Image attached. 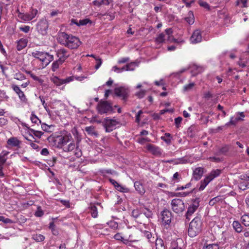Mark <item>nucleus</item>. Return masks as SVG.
<instances>
[{
	"instance_id": "f257e3e1",
	"label": "nucleus",
	"mask_w": 249,
	"mask_h": 249,
	"mask_svg": "<svg viewBox=\"0 0 249 249\" xmlns=\"http://www.w3.org/2000/svg\"><path fill=\"white\" fill-rule=\"evenodd\" d=\"M57 40L61 44L71 49H77L81 44L78 37L64 32L58 33Z\"/></svg>"
},
{
	"instance_id": "f03ea898",
	"label": "nucleus",
	"mask_w": 249,
	"mask_h": 249,
	"mask_svg": "<svg viewBox=\"0 0 249 249\" xmlns=\"http://www.w3.org/2000/svg\"><path fill=\"white\" fill-rule=\"evenodd\" d=\"M72 139L70 133H67L64 135L58 136L55 141L57 142V147L62 148L65 152H70L75 148L74 142H70L67 146V143L71 141Z\"/></svg>"
},
{
	"instance_id": "7ed1b4c3",
	"label": "nucleus",
	"mask_w": 249,
	"mask_h": 249,
	"mask_svg": "<svg viewBox=\"0 0 249 249\" xmlns=\"http://www.w3.org/2000/svg\"><path fill=\"white\" fill-rule=\"evenodd\" d=\"M202 230V221L200 218L196 216L190 223L188 233L191 237H194L198 234Z\"/></svg>"
},
{
	"instance_id": "20e7f679",
	"label": "nucleus",
	"mask_w": 249,
	"mask_h": 249,
	"mask_svg": "<svg viewBox=\"0 0 249 249\" xmlns=\"http://www.w3.org/2000/svg\"><path fill=\"white\" fill-rule=\"evenodd\" d=\"M32 56L42 62V68H45L53 60V56L48 53L35 51L32 53Z\"/></svg>"
},
{
	"instance_id": "39448f33",
	"label": "nucleus",
	"mask_w": 249,
	"mask_h": 249,
	"mask_svg": "<svg viewBox=\"0 0 249 249\" xmlns=\"http://www.w3.org/2000/svg\"><path fill=\"white\" fill-rule=\"evenodd\" d=\"M97 109L100 114L110 113L113 111L112 104L106 101H101L97 105Z\"/></svg>"
},
{
	"instance_id": "423d86ee",
	"label": "nucleus",
	"mask_w": 249,
	"mask_h": 249,
	"mask_svg": "<svg viewBox=\"0 0 249 249\" xmlns=\"http://www.w3.org/2000/svg\"><path fill=\"white\" fill-rule=\"evenodd\" d=\"M171 205L173 212L178 214H182L185 209L183 200L179 198L173 199L171 201Z\"/></svg>"
},
{
	"instance_id": "0eeeda50",
	"label": "nucleus",
	"mask_w": 249,
	"mask_h": 249,
	"mask_svg": "<svg viewBox=\"0 0 249 249\" xmlns=\"http://www.w3.org/2000/svg\"><path fill=\"white\" fill-rule=\"evenodd\" d=\"M200 198L196 197L193 201V203L187 209L185 213L186 220L185 222H188L190 220V217L196 211L199 206Z\"/></svg>"
},
{
	"instance_id": "6e6552de",
	"label": "nucleus",
	"mask_w": 249,
	"mask_h": 249,
	"mask_svg": "<svg viewBox=\"0 0 249 249\" xmlns=\"http://www.w3.org/2000/svg\"><path fill=\"white\" fill-rule=\"evenodd\" d=\"M48 22L45 18L40 19L36 25L37 31L42 35H45L47 33L48 28Z\"/></svg>"
},
{
	"instance_id": "1a4fd4ad",
	"label": "nucleus",
	"mask_w": 249,
	"mask_h": 249,
	"mask_svg": "<svg viewBox=\"0 0 249 249\" xmlns=\"http://www.w3.org/2000/svg\"><path fill=\"white\" fill-rule=\"evenodd\" d=\"M129 93V89L123 87L116 88L114 89L115 94L117 96L122 98V100L125 101H126L128 97Z\"/></svg>"
},
{
	"instance_id": "9d476101",
	"label": "nucleus",
	"mask_w": 249,
	"mask_h": 249,
	"mask_svg": "<svg viewBox=\"0 0 249 249\" xmlns=\"http://www.w3.org/2000/svg\"><path fill=\"white\" fill-rule=\"evenodd\" d=\"M119 124L116 120L107 118L104 121V126L106 132H110L116 128V126Z\"/></svg>"
},
{
	"instance_id": "9b49d317",
	"label": "nucleus",
	"mask_w": 249,
	"mask_h": 249,
	"mask_svg": "<svg viewBox=\"0 0 249 249\" xmlns=\"http://www.w3.org/2000/svg\"><path fill=\"white\" fill-rule=\"evenodd\" d=\"M161 215L163 224L169 225L171 221V212L167 209H165L161 212Z\"/></svg>"
},
{
	"instance_id": "f8f14e48",
	"label": "nucleus",
	"mask_w": 249,
	"mask_h": 249,
	"mask_svg": "<svg viewBox=\"0 0 249 249\" xmlns=\"http://www.w3.org/2000/svg\"><path fill=\"white\" fill-rule=\"evenodd\" d=\"M56 55L59 58L58 60L63 63L70 56L68 51L64 48L58 50Z\"/></svg>"
},
{
	"instance_id": "ddd939ff",
	"label": "nucleus",
	"mask_w": 249,
	"mask_h": 249,
	"mask_svg": "<svg viewBox=\"0 0 249 249\" xmlns=\"http://www.w3.org/2000/svg\"><path fill=\"white\" fill-rule=\"evenodd\" d=\"M146 149L150 152L153 155L160 157L162 154V151L160 148L155 145L148 144L146 145Z\"/></svg>"
},
{
	"instance_id": "4468645a",
	"label": "nucleus",
	"mask_w": 249,
	"mask_h": 249,
	"mask_svg": "<svg viewBox=\"0 0 249 249\" xmlns=\"http://www.w3.org/2000/svg\"><path fill=\"white\" fill-rule=\"evenodd\" d=\"M202 40V35L199 30L195 31L190 37V41L193 44L200 42Z\"/></svg>"
},
{
	"instance_id": "2eb2a0df",
	"label": "nucleus",
	"mask_w": 249,
	"mask_h": 249,
	"mask_svg": "<svg viewBox=\"0 0 249 249\" xmlns=\"http://www.w3.org/2000/svg\"><path fill=\"white\" fill-rule=\"evenodd\" d=\"M125 237L126 239H124V238L119 233H116L114 236V239L117 240L121 241L125 244H127L128 241L132 242L135 240L133 239L132 234H129L128 237L125 236Z\"/></svg>"
},
{
	"instance_id": "dca6fc26",
	"label": "nucleus",
	"mask_w": 249,
	"mask_h": 249,
	"mask_svg": "<svg viewBox=\"0 0 249 249\" xmlns=\"http://www.w3.org/2000/svg\"><path fill=\"white\" fill-rule=\"evenodd\" d=\"M203 168L201 167H198L195 169L193 172V177L192 180L194 179L195 180H198L200 179L203 174Z\"/></svg>"
},
{
	"instance_id": "f3484780",
	"label": "nucleus",
	"mask_w": 249,
	"mask_h": 249,
	"mask_svg": "<svg viewBox=\"0 0 249 249\" xmlns=\"http://www.w3.org/2000/svg\"><path fill=\"white\" fill-rule=\"evenodd\" d=\"M12 88L14 91L18 95V97L21 101H25L26 99L24 92L21 91L18 86L13 85L12 86Z\"/></svg>"
},
{
	"instance_id": "a211bd4d",
	"label": "nucleus",
	"mask_w": 249,
	"mask_h": 249,
	"mask_svg": "<svg viewBox=\"0 0 249 249\" xmlns=\"http://www.w3.org/2000/svg\"><path fill=\"white\" fill-rule=\"evenodd\" d=\"M28 41L26 39L21 38L18 42L17 44V50L21 51L27 46Z\"/></svg>"
},
{
	"instance_id": "6ab92c4d",
	"label": "nucleus",
	"mask_w": 249,
	"mask_h": 249,
	"mask_svg": "<svg viewBox=\"0 0 249 249\" xmlns=\"http://www.w3.org/2000/svg\"><path fill=\"white\" fill-rule=\"evenodd\" d=\"M134 187L136 190L141 195L143 194L145 192L142 184L139 181H136L134 183Z\"/></svg>"
},
{
	"instance_id": "aec40b11",
	"label": "nucleus",
	"mask_w": 249,
	"mask_h": 249,
	"mask_svg": "<svg viewBox=\"0 0 249 249\" xmlns=\"http://www.w3.org/2000/svg\"><path fill=\"white\" fill-rule=\"evenodd\" d=\"M7 143L12 146H18L20 142L16 137H11L8 140Z\"/></svg>"
},
{
	"instance_id": "412c9836",
	"label": "nucleus",
	"mask_w": 249,
	"mask_h": 249,
	"mask_svg": "<svg viewBox=\"0 0 249 249\" xmlns=\"http://www.w3.org/2000/svg\"><path fill=\"white\" fill-rule=\"evenodd\" d=\"M221 171L220 170L216 169L213 170L211 172V173L208 175L207 177L209 178V179L212 181L215 178L219 176L221 174Z\"/></svg>"
},
{
	"instance_id": "4be33fe9",
	"label": "nucleus",
	"mask_w": 249,
	"mask_h": 249,
	"mask_svg": "<svg viewBox=\"0 0 249 249\" xmlns=\"http://www.w3.org/2000/svg\"><path fill=\"white\" fill-rule=\"evenodd\" d=\"M18 17L19 18L21 19V20L24 21H29L31 20V17H30L29 13H22L20 12H19L18 10Z\"/></svg>"
},
{
	"instance_id": "5701e85b",
	"label": "nucleus",
	"mask_w": 249,
	"mask_h": 249,
	"mask_svg": "<svg viewBox=\"0 0 249 249\" xmlns=\"http://www.w3.org/2000/svg\"><path fill=\"white\" fill-rule=\"evenodd\" d=\"M8 151H3L0 154V165H4V163L6 162L7 158L6 156L9 154Z\"/></svg>"
},
{
	"instance_id": "b1692460",
	"label": "nucleus",
	"mask_w": 249,
	"mask_h": 249,
	"mask_svg": "<svg viewBox=\"0 0 249 249\" xmlns=\"http://www.w3.org/2000/svg\"><path fill=\"white\" fill-rule=\"evenodd\" d=\"M85 131L89 135L92 136H98V133L95 130V127L93 126H87L85 128Z\"/></svg>"
},
{
	"instance_id": "393cba45",
	"label": "nucleus",
	"mask_w": 249,
	"mask_h": 249,
	"mask_svg": "<svg viewBox=\"0 0 249 249\" xmlns=\"http://www.w3.org/2000/svg\"><path fill=\"white\" fill-rule=\"evenodd\" d=\"M188 17L185 18V21L190 25H192L194 23L195 18L193 13L192 11H189Z\"/></svg>"
},
{
	"instance_id": "a878e982",
	"label": "nucleus",
	"mask_w": 249,
	"mask_h": 249,
	"mask_svg": "<svg viewBox=\"0 0 249 249\" xmlns=\"http://www.w3.org/2000/svg\"><path fill=\"white\" fill-rule=\"evenodd\" d=\"M155 246L156 249H165L163 241L160 238H157Z\"/></svg>"
},
{
	"instance_id": "bb28decb",
	"label": "nucleus",
	"mask_w": 249,
	"mask_h": 249,
	"mask_svg": "<svg viewBox=\"0 0 249 249\" xmlns=\"http://www.w3.org/2000/svg\"><path fill=\"white\" fill-rule=\"evenodd\" d=\"M172 137L171 134L166 133L164 136L161 137V139L164 141L167 144L169 145L171 143Z\"/></svg>"
},
{
	"instance_id": "cd10ccee",
	"label": "nucleus",
	"mask_w": 249,
	"mask_h": 249,
	"mask_svg": "<svg viewBox=\"0 0 249 249\" xmlns=\"http://www.w3.org/2000/svg\"><path fill=\"white\" fill-rule=\"evenodd\" d=\"M211 181L209 178L206 177L204 179L202 180L200 182V186L199 188V191H202L204 189L206 186L209 184V183Z\"/></svg>"
},
{
	"instance_id": "c85d7f7f",
	"label": "nucleus",
	"mask_w": 249,
	"mask_h": 249,
	"mask_svg": "<svg viewBox=\"0 0 249 249\" xmlns=\"http://www.w3.org/2000/svg\"><path fill=\"white\" fill-rule=\"evenodd\" d=\"M232 226L235 231L237 232H241L242 231V227L238 221H234Z\"/></svg>"
},
{
	"instance_id": "c756f323",
	"label": "nucleus",
	"mask_w": 249,
	"mask_h": 249,
	"mask_svg": "<svg viewBox=\"0 0 249 249\" xmlns=\"http://www.w3.org/2000/svg\"><path fill=\"white\" fill-rule=\"evenodd\" d=\"M89 208L90 210V213L92 216L93 218L97 217L98 216V212L96 207L94 205L91 204Z\"/></svg>"
},
{
	"instance_id": "7c9ffc66",
	"label": "nucleus",
	"mask_w": 249,
	"mask_h": 249,
	"mask_svg": "<svg viewBox=\"0 0 249 249\" xmlns=\"http://www.w3.org/2000/svg\"><path fill=\"white\" fill-rule=\"evenodd\" d=\"M229 150V147L228 145H225L222 147L220 148L218 151L216 153V155H219L221 154L226 155V153Z\"/></svg>"
},
{
	"instance_id": "2f4dec72",
	"label": "nucleus",
	"mask_w": 249,
	"mask_h": 249,
	"mask_svg": "<svg viewBox=\"0 0 249 249\" xmlns=\"http://www.w3.org/2000/svg\"><path fill=\"white\" fill-rule=\"evenodd\" d=\"M93 3L95 6H100L103 4L108 5L109 1L108 0H95L93 1Z\"/></svg>"
},
{
	"instance_id": "473e14b6",
	"label": "nucleus",
	"mask_w": 249,
	"mask_h": 249,
	"mask_svg": "<svg viewBox=\"0 0 249 249\" xmlns=\"http://www.w3.org/2000/svg\"><path fill=\"white\" fill-rule=\"evenodd\" d=\"M32 239L36 242H41L45 239V236L41 234H34L32 235Z\"/></svg>"
},
{
	"instance_id": "72a5a7b5",
	"label": "nucleus",
	"mask_w": 249,
	"mask_h": 249,
	"mask_svg": "<svg viewBox=\"0 0 249 249\" xmlns=\"http://www.w3.org/2000/svg\"><path fill=\"white\" fill-rule=\"evenodd\" d=\"M63 62L59 60L58 59L55 61H54L52 65V70L53 71H55L59 67V66L62 64Z\"/></svg>"
},
{
	"instance_id": "f704fd0d",
	"label": "nucleus",
	"mask_w": 249,
	"mask_h": 249,
	"mask_svg": "<svg viewBox=\"0 0 249 249\" xmlns=\"http://www.w3.org/2000/svg\"><path fill=\"white\" fill-rule=\"evenodd\" d=\"M242 223L245 226H249V215L244 214L241 217Z\"/></svg>"
},
{
	"instance_id": "c9c22d12",
	"label": "nucleus",
	"mask_w": 249,
	"mask_h": 249,
	"mask_svg": "<svg viewBox=\"0 0 249 249\" xmlns=\"http://www.w3.org/2000/svg\"><path fill=\"white\" fill-rule=\"evenodd\" d=\"M14 78L18 80H23L26 79V76L21 72L18 71L14 75Z\"/></svg>"
},
{
	"instance_id": "e433bc0d",
	"label": "nucleus",
	"mask_w": 249,
	"mask_h": 249,
	"mask_svg": "<svg viewBox=\"0 0 249 249\" xmlns=\"http://www.w3.org/2000/svg\"><path fill=\"white\" fill-rule=\"evenodd\" d=\"M238 187L240 189L245 191L247 189L249 188V182H241L239 183Z\"/></svg>"
},
{
	"instance_id": "4c0bfd02",
	"label": "nucleus",
	"mask_w": 249,
	"mask_h": 249,
	"mask_svg": "<svg viewBox=\"0 0 249 249\" xmlns=\"http://www.w3.org/2000/svg\"><path fill=\"white\" fill-rule=\"evenodd\" d=\"M165 35L163 33L160 34L156 38V42L158 43H161L165 41Z\"/></svg>"
},
{
	"instance_id": "58836bf2",
	"label": "nucleus",
	"mask_w": 249,
	"mask_h": 249,
	"mask_svg": "<svg viewBox=\"0 0 249 249\" xmlns=\"http://www.w3.org/2000/svg\"><path fill=\"white\" fill-rule=\"evenodd\" d=\"M52 81L57 86H60L64 84L63 79H59L57 77H54Z\"/></svg>"
},
{
	"instance_id": "ea45409f",
	"label": "nucleus",
	"mask_w": 249,
	"mask_h": 249,
	"mask_svg": "<svg viewBox=\"0 0 249 249\" xmlns=\"http://www.w3.org/2000/svg\"><path fill=\"white\" fill-rule=\"evenodd\" d=\"M142 212L147 218H151L152 217V212L146 208H144V209L142 210Z\"/></svg>"
},
{
	"instance_id": "a19ab883",
	"label": "nucleus",
	"mask_w": 249,
	"mask_h": 249,
	"mask_svg": "<svg viewBox=\"0 0 249 249\" xmlns=\"http://www.w3.org/2000/svg\"><path fill=\"white\" fill-rule=\"evenodd\" d=\"M31 120L33 123L38 124V122L39 124H41V121L38 118V117L35 115L34 114L32 113L31 117Z\"/></svg>"
},
{
	"instance_id": "79ce46f5",
	"label": "nucleus",
	"mask_w": 249,
	"mask_h": 249,
	"mask_svg": "<svg viewBox=\"0 0 249 249\" xmlns=\"http://www.w3.org/2000/svg\"><path fill=\"white\" fill-rule=\"evenodd\" d=\"M30 131L35 136L40 138L41 136L43 134V133L41 131L35 130L33 129H29Z\"/></svg>"
},
{
	"instance_id": "37998d69",
	"label": "nucleus",
	"mask_w": 249,
	"mask_h": 249,
	"mask_svg": "<svg viewBox=\"0 0 249 249\" xmlns=\"http://www.w3.org/2000/svg\"><path fill=\"white\" fill-rule=\"evenodd\" d=\"M44 214V212L41 209L40 206H38L37 208V210L35 212V215L36 217H41Z\"/></svg>"
},
{
	"instance_id": "c03bdc74",
	"label": "nucleus",
	"mask_w": 249,
	"mask_h": 249,
	"mask_svg": "<svg viewBox=\"0 0 249 249\" xmlns=\"http://www.w3.org/2000/svg\"><path fill=\"white\" fill-rule=\"evenodd\" d=\"M247 0H237L236 5L240 6L241 7H247Z\"/></svg>"
},
{
	"instance_id": "a18cd8bd",
	"label": "nucleus",
	"mask_w": 249,
	"mask_h": 249,
	"mask_svg": "<svg viewBox=\"0 0 249 249\" xmlns=\"http://www.w3.org/2000/svg\"><path fill=\"white\" fill-rule=\"evenodd\" d=\"M205 249H219V245L217 244H211L204 247Z\"/></svg>"
},
{
	"instance_id": "49530a36",
	"label": "nucleus",
	"mask_w": 249,
	"mask_h": 249,
	"mask_svg": "<svg viewBox=\"0 0 249 249\" xmlns=\"http://www.w3.org/2000/svg\"><path fill=\"white\" fill-rule=\"evenodd\" d=\"M41 127H42V129L46 132H52V130H51V128L52 127V126H51V125H48L46 124H41Z\"/></svg>"
},
{
	"instance_id": "de8ad7c7",
	"label": "nucleus",
	"mask_w": 249,
	"mask_h": 249,
	"mask_svg": "<svg viewBox=\"0 0 249 249\" xmlns=\"http://www.w3.org/2000/svg\"><path fill=\"white\" fill-rule=\"evenodd\" d=\"M115 188L118 191H119L122 192H126L128 190L127 188L121 186L119 183L116 186H115Z\"/></svg>"
},
{
	"instance_id": "09e8293b",
	"label": "nucleus",
	"mask_w": 249,
	"mask_h": 249,
	"mask_svg": "<svg viewBox=\"0 0 249 249\" xmlns=\"http://www.w3.org/2000/svg\"><path fill=\"white\" fill-rule=\"evenodd\" d=\"M38 13V11L36 9H32L30 12V13H28L30 17H31V20L33 19L37 15Z\"/></svg>"
},
{
	"instance_id": "8fccbe9b",
	"label": "nucleus",
	"mask_w": 249,
	"mask_h": 249,
	"mask_svg": "<svg viewBox=\"0 0 249 249\" xmlns=\"http://www.w3.org/2000/svg\"><path fill=\"white\" fill-rule=\"evenodd\" d=\"M187 162V160L185 159L184 158H179L177 160H176V161L175 162V164H184Z\"/></svg>"
},
{
	"instance_id": "3c124183",
	"label": "nucleus",
	"mask_w": 249,
	"mask_h": 249,
	"mask_svg": "<svg viewBox=\"0 0 249 249\" xmlns=\"http://www.w3.org/2000/svg\"><path fill=\"white\" fill-rule=\"evenodd\" d=\"M90 22V20L88 18L80 20L78 22V26L87 25Z\"/></svg>"
},
{
	"instance_id": "603ef678",
	"label": "nucleus",
	"mask_w": 249,
	"mask_h": 249,
	"mask_svg": "<svg viewBox=\"0 0 249 249\" xmlns=\"http://www.w3.org/2000/svg\"><path fill=\"white\" fill-rule=\"evenodd\" d=\"M198 3L200 5V6H201L206 9H207L209 10L210 9V6L207 2L200 0L198 1Z\"/></svg>"
},
{
	"instance_id": "864d4df0",
	"label": "nucleus",
	"mask_w": 249,
	"mask_h": 249,
	"mask_svg": "<svg viewBox=\"0 0 249 249\" xmlns=\"http://www.w3.org/2000/svg\"><path fill=\"white\" fill-rule=\"evenodd\" d=\"M146 93V90H141V91L138 92L136 93V95L139 98H143Z\"/></svg>"
},
{
	"instance_id": "5fc2aeb1",
	"label": "nucleus",
	"mask_w": 249,
	"mask_h": 249,
	"mask_svg": "<svg viewBox=\"0 0 249 249\" xmlns=\"http://www.w3.org/2000/svg\"><path fill=\"white\" fill-rule=\"evenodd\" d=\"M95 60L96 61V64L95 66V68L97 70L99 68L101 65L102 64V60L100 58H95Z\"/></svg>"
},
{
	"instance_id": "6e6d98bb",
	"label": "nucleus",
	"mask_w": 249,
	"mask_h": 249,
	"mask_svg": "<svg viewBox=\"0 0 249 249\" xmlns=\"http://www.w3.org/2000/svg\"><path fill=\"white\" fill-rule=\"evenodd\" d=\"M19 30L24 33H27L30 31V27L29 26H24L19 27Z\"/></svg>"
},
{
	"instance_id": "4d7b16f0",
	"label": "nucleus",
	"mask_w": 249,
	"mask_h": 249,
	"mask_svg": "<svg viewBox=\"0 0 249 249\" xmlns=\"http://www.w3.org/2000/svg\"><path fill=\"white\" fill-rule=\"evenodd\" d=\"M109 226L113 229H116L118 228V224L116 222L110 221L108 223Z\"/></svg>"
},
{
	"instance_id": "13d9d810",
	"label": "nucleus",
	"mask_w": 249,
	"mask_h": 249,
	"mask_svg": "<svg viewBox=\"0 0 249 249\" xmlns=\"http://www.w3.org/2000/svg\"><path fill=\"white\" fill-rule=\"evenodd\" d=\"M140 214V213L138 209L133 210L132 212V215L135 218H138Z\"/></svg>"
},
{
	"instance_id": "bf43d9fd",
	"label": "nucleus",
	"mask_w": 249,
	"mask_h": 249,
	"mask_svg": "<svg viewBox=\"0 0 249 249\" xmlns=\"http://www.w3.org/2000/svg\"><path fill=\"white\" fill-rule=\"evenodd\" d=\"M195 85L194 83H191L188 85H186L184 86V90L185 91H187L191 89Z\"/></svg>"
},
{
	"instance_id": "052dcab7",
	"label": "nucleus",
	"mask_w": 249,
	"mask_h": 249,
	"mask_svg": "<svg viewBox=\"0 0 249 249\" xmlns=\"http://www.w3.org/2000/svg\"><path fill=\"white\" fill-rule=\"evenodd\" d=\"M237 122L235 121V119L233 117L231 118L230 121L226 124V125L229 126L230 125H235Z\"/></svg>"
},
{
	"instance_id": "680f3d73",
	"label": "nucleus",
	"mask_w": 249,
	"mask_h": 249,
	"mask_svg": "<svg viewBox=\"0 0 249 249\" xmlns=\"http://www.w3.org/2000/svg\"><path fill=\"white\" fill-rule=\"evenodd\" d=\"M143 113V112L142 110H140L138 111V112L137 113V114L136 115V122L138 123H139L140 122V120H141V119H140V116L141 115V114H142Z\"/></svg>"
},
{
	"instance_id": "e2e57ef3",
	"label": "nucleus",
	"mask_w": 249,
	"mask_h": 249,
	"mask_svg": "<svg viewBox=\"0 0 249 249\" xmlns=\"http://www.w3.org/2000/svg\"><path fill=\"white\" fill-rule=\"evenodd\" d=\"M182 120V118L181 117H178L175 119V123L177 127H178V125L180 124Z\"/></svg>"
},
{
	"instance_id": "0e129e2a",
	"label": "nucleus",
	"mask_w": 249,
	"mask_h": 249,
	"mask_svg": "<svg viewBox=\"0 0 249 249\" xmlns=\"http://www.w3.org/2000/svg\"><path fill=\"white\" fill-rule=\"evenodd\" d=\"M191 183L190 182L186 184L185 186H182L181 187H178L177 189H176V190L179 191V190H183L186 188H188L191 186Z\"/></svg>"
},
{
	"instance_id": "69168bd1",
	"label": "nucleus",
	"mask_w": 249,
	"mask_h": 249,
	"mask_svg": "<svg viewBox=\"0 0 249 249\" xmlns=\"http://www.w3.org/2000/svg\"><path fill=\"white\" fill-rule=\"evenodd\" d=\"M209 159L211 161H215V162H220L221 161V159L218 157H210Z\"/></svg>"
},
{
	"instance_id": "338daca9",
	"label": "nucleus",
	"mask_w": 249,
	"mask_h": 249,
	"mask_svg": "<svg viewBox=\"0 0 249 249\" xmlns=\"http://www.w3.org/2000/svg\"><path fill=\"white\" fill-rule=\"evenodd\" d=\"M31 77L34 80L37 81H38L40 83H42V80L41 79H40L38 77L36 76V75H35L33 73L32 74H31Z\"/></svg>"
},
{
	"instance_id": "774afa93",
	"label": "nucleus",
	"mask_w": 249,
	"mask_h": 249,
	"mask_svg": "<svg viewBox=\"0 0 249 249\" xmlns=\"http://www.w3.org/2000/svg\"><path fill=\"white\" fill-rule=\"evenodd\" d=\"M48 150L47 148H43L41 151V154L43 156H47L49 154Z\"/></svg>"
}]
</instances>
